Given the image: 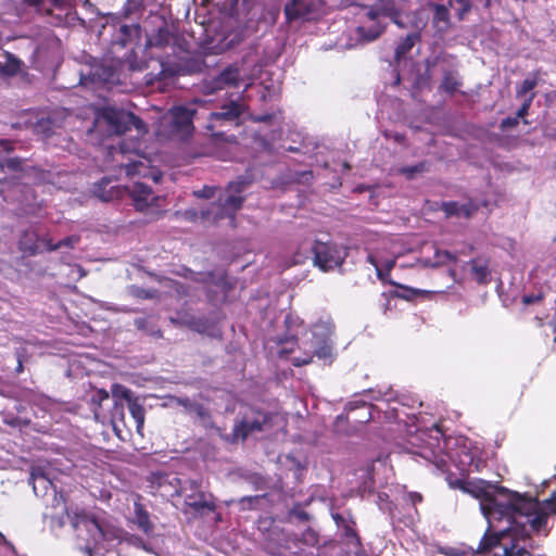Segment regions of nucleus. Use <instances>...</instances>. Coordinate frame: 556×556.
<instances>
[{
  "label": "nucleus",
  "instance_id": "nucleus-1",
  "mask_svg": "<svg viewBox=\"0 0 556 556\" xmlns=\"http://www.w3.org/2000/svg\"><path fill=\"white\" fill-rule=\"evenodd\" d=\"M465 491L479 500L488 529L472 556H533L526 541L532 533L546 536L556 514V491L540 502L532 496L480 480Z\"/></svg>",
  "mask_w": 556,
  "mask_h": 556
},
{
  "label": "nucleus",
  "instance_id": "nucleus-2",
  "mask_svg": "<svg viewBox=\"0 0 556 556\" xmlns=\"http://www.w3.org/2000/svg\"><path fill=\"white\" fill-rule=\"evenodd\" d=\"M55 509L60 510L53 514H43L45 520H49L51 530L62 529L70 522L76 532L78 548L88 556H103L106 551L104 542L108 540V533L104 532L96 519L89 518L85 514H72L64 500Z\"/></svg>",
  "mask_w": 556,
  "mask_h": 556
},
{
  "label": "nucleus",
  "instance_id": "nucleus-3",
  "mask_svg": "<svg viewBox=\"0 0 556 556\" xmlns=\"http://www.w3.org/2000/svg\"><path fill=\"white\" fill-rule=\"evenodd\" d=\"M142 127L143 123L134 113L117 105L104 104L96 110L87 136L101 143L106 138L124 135L131 128L140 130Z\"/></svg>",
  "mask_w": 556,
  "mask_h": 556
},
{
  "label": "nucleus",
  "instance_id": "nucleus-4",
  "mask_svg": "<svg viewBox=\"0 0 556 556\" xmlns=\"http://www.w3.org/2000/svg\"><path fill=\"white\" fill-rule=\"evenodd\" d=\"M79 77L80 85L92 89L111 90L116 87L124 91L122 87L126 86L123 63L113 59H92L81 67Z\"/></svg>",
  "mask_w": 556,
  "mask_h": 556
},
{
  "label": "nucleus",
  "instance_id": "nucleus-5",
  "mask_svg": "<svg viewBox=\"0 0 556 556\" xmlns=\"http://www.w3.org/2000/svg\"><path fill=\"white\" fill-rule=\"evenodd\" d=\"M407 444L409 453L432 463L441 471L445 470L447 455L444 454L441 431L438 428L417 430L409 434Z\"/></svg>",
  "mask_w": 556,
  "mask_h": 556
},
{
  "label": "nucleus",
  "instance_id": "nucleus-6",
  "mask_svg": "<svg viewBox=\"0 0 556 556\" xmlns=\"http://www.w3.org/2000/svg\"><path fill=\"white\" fill-rule=\"evenodd\" d=\"M198 110L193 104L172 108L160 121V131L168 137L186 139L194 130Z\"/></svg>",
  "mask_w": 556,
  "mask_h": 556
},
{
  "label": "nucleus",
  "instance_id": "nucleus-7",
  "mask_svg": "<svg viewBox=\"0 0 556 556\" xmlns=\"http://www.w3.org/2000/svg\"><path fill=\"white\" fill-rule=\"evenodd\" d=\"M56 471L49 465L38 464L31 467L28 483L36 496L46 501L47 506L56 508L62 504L63 494L58 491Z\"/></svg>",
  "mask_w": 556,
  "mask_h": 556
},
{
  "label": "nucleus",
  "instance_id": "nucleus-8",
  "mask_svg": "<svg viewBox=\"0 0 556 556\" xmlns=\"http://www.w3.org/2000/svg\"><path fill=\"white\" fill-rule=\"evenodd\" d=\"M268 420L266 413L248 408L236 416L231 433L225 434L223 439L230 444L244 442L251 434L263 431Z\"/></svg>",
  "mask_w": 556,
  "mask_h": 556
},
{
  "label": "nucleus",
  "instance_id": "nucleus-9",
  "mask_svg": "<svg viewBox=\"0 0 556 556\" xmlns=\"http://www.w3.org/2000/svg\"><path fill=\"white\" fill-rule=\"evenodd\" d=\"M147 43L151 48H167L174 50L176 42L175 25L163 15L151 13L143 23Z\"/></svg>",
  "mask_w": 556,
  "mask_h": 556
},
{
  "label": "nucleus",
  "instance_id": "nucleus-10",
  "mask_svg": "<svg viewBox=\"0 0 556 556\" xmlns=\"http://www.w3.org/2000/svg\"><path fill=\"white\" fill-rule=\"evenodd\" d=\"M315 357L330 365L337 357L334 325L332 318L324 314L315 323Z\"/></svg>",
  "mask_w": 556,
  "mask_h": 556
},
{
  "label": "nucleus",
  "instance_id": "nucleus-11",
  "mask_svg": "<svg viewBox=\"0 0 556 556\" xmlns=\"http://www.w3.org/2000/svg\"><path fill=\"white\" fill-rule=\"evenodd\" d=\"M346 256L348 250L343 245L315 240V266L320 270L327 273L340 268Z\"/></svg>",
  "mask_w": 556,
  "mask_h": 556
},
{
  "label": "nucleus",
  "instance_id": "nucleus-12",
  "mask_svg": "<svg viewBox=\"0 0 556 556\" xmlns=\"http://www.w3.org/2000/svg\"><path fill=\"white\" fill-rule=\"evenodd\" d=\"M10 172L18 179L41 182L47 179L45 170L28 163L24 157L0 155V172Z\"/></svg>",
  "mask_w": 556,
  "mask_h": 556
},
{
  "label": "nucleus",
  "instance_id": "nucleus-13",
  "mask_svg": "<svg viewBox=\"0 0 556 556\" xmlns=\"http://www.w3.org/2000/svg\"><path fill=\"white\" fill-rule=\"evenodd\" d=\"M244 104L239 99H229L210 113V129L225 126H239Z\"/></svg>",
  "mask_w": 556,
  "mask_h": 556
},
{
  "label": "nucleus",
  "instance_id": "nucleus-14",
  "mask_svg": "<svg viewBox=\"0 0 556 556\" xmlns=\"http://www.w3.org/2000/svg\"><path fill=\"white\" fill-rule=\"evenodd\" d=\"M430 64H437V70L443 76L440 89L450 94L456 92L462 86L456 59L447 54L435 55L432 56Z\"/></svg>",
  "mask_w": 556,
  "mask_h": 556
},
{
  "label": "nucleus",
  "instance_id": "nucleus-15",
  "mask_svg": "<svg viewBox=\"0 0 556 556\" xmlns=\"http://www.w3.org/2000/svg\"><path fill=\"white\" fill-rule=\"evenodd\" d=\"M243 83V75L237 65H228L216 75L203 81L202 89L205 93L212 94L219 90L237 88Z\"/></svg>",
  "mask_w": 556,
  "mask_h": 556
},
{
  "label": "nucleus",
  "instance_id": "nucleus-16",
  "mask_svg": "<svg viewBox=\"0 0 556 556\" xmlns=\"http://www.w3.org/2000/svg\"><path fill=\"white\" fill-rule=\"evenodd\" d=\"M319 501L325 506L327 510H329L333 521L336 522L338 529L341 530L342 536L346 540V542L354 546H359V538L356 534L354 529L355 522L352 520L350 513L342 511L340 513L333 505V502L330 500L329 503L327 498L319 497Z\"/></svg>",
  "mask_w": 556,
  "mask_h": 556
},
{
  "label": "nucleus",
  "instance_id": "nucleus-17",
  "mask_svg": "<svg viewBox=\"0 0 556 556\" xmlns=\"http://www.w3.org/2000/svg\"><path fill=\"white\" fill-rule=\"evenodd\" d=\"M247 187L245 180L232 181L227 190L218 197L220 214L223 216H232L243 204L244 198L241 195Z\"/></svg>",
  "mask_w": 556,
  "mask_h": 556
},
{
  "label": "nucleus",
  "instance_id": "nucleus-18",
  "mask_svg": "<svg viewBox=\"0 0 556 556\" xmlns=\"http://www.w3.org/2000/svg\"><path fill=\"white\" fill-rule=\"evenodd\" d=\"M371 408L367 402L363 400L353 401L346 404V415H339L336 418V431H341V425L346 420L349 424H366L371 419Z\"/></svg>",
  "mask_w": 556,
  "mask_h": 556
},
{
  "label": "nucleus",
  "instance_id": "nucleus-19",
  "mask_svg": "<svg viewBox=\"0 0 556 556\" xmlns=\"http://www.w3.org/2000/svg\"><path fill=\"white\" fill-rule=\"evenodd\" d=\"M126 192L131 198L135 207L138 211H144L157 202V197L153 195L150 186L143 182H132L123 187V193Z\"/></svg>",
  "mask_w": 556,
  "mask_h": 556
},
{
  "label": "nucleus",
  "instance_id": "nucleus-20",
  "mask_svg": "<svg viewBox=\"0 0 556 556\" xmlns=\"http://www.w3.org/2000/svg\"><path fill=\"white\" fill-rule=\"evenodd\" d=\"M450 5H452V0L448 1V5L435 2L427 3V8L432 13L431 27L438 36L445 35L452 28Z\"/></svg>",
  "mask_w": 556,
  "mask_h": 556
},
{
  "label": "nucleus",
  "instance_id": "nucleus-21",
  "mask_svg": "<svg viewBox=\"0 0 556 556\" xmlns=\"http://www.w3.org/2000/svg\"><path fill=\"white\" fill-rule=\"evenodd\" d=\"M283 11L288 22L309 21L313 12V0H290L285 4Z\"/></svg>",
  "mask_w": 556,
  "mask_h": 556
},
{
  "label": "nucleus",
  "instance_id": "nucleus-22",
  "mask_svg": "<svg viewBox=\"0 0 556 556\" xmlns=\"http://www.w3.org/2000/svg\"><path fill=\"white\" fill-rule=\"evenodd\" d=\"M369 22H374L381 15L389 17L393 23L403 27L402 15L397 10L395 0H378V9H370L366 12Z\"/></svg>",
  "mask_w": 556,
  "mask_h": 556
},
{
  "label": "nucleus",
  "instance_id": "nucleus-23",
  "mask_svg": "<svg viewBox=\"0 0 556 556\" xmlns=\"http://www.w3.org/2000/svg\"><path fill=\"white\" fill-rule=\"evenodd\" d=\"M93 194L104 202L113 201L123 197V188L114 184L110 177H103L93 185Z\"/></svg>",
  "mask_w": 556,
  "mask_h": 556
},
{
  "label": "nucleus",
  "instance_id": "nucleus-24",
  "mask_svg": "<svg viewBox=\"0 0 556 556\" xmlns=\"http://www.w3.org/2000/svg\"><path fill=\"white\" fill-rule=\"evenodd\" d=\"M432 58H428L424 64H415L412 72V83L416 89L430 87L432 74L437 70V64H430Z\"/></svg>",
  "mask_w": 556,
  "mask_h": 556
},
{
  "label": "nucleus",
  "instance_id": "nucleus-25",
  "mask_svg": "<svg viewBox=\"0 0 556 556\" xmlns=\"http://www.w3.org/2000/svg\"><path fill=\"white\" fill-rule=\"evenodd\" d=\"M35 230H25L18 240V248L23 253L36 255L46 251L43 241Z\"/></svg>",
  "mask_w": 556,
  "mask_h": 556
},
{
  "label": "nucleus",
  "instance_id": "nucleus-26",
  "mask_svg": "<svg viewBox=\"0 0 556 556\" xmlns=\"http://www.w3.org/2000/svg\"><path fill=\"white\" fill-rule=\"evenodd\" d=\"M442 208L446 216H455L458 218H470L477 211L478 205L472 201L465 202H444Z\"/></svg>",
  "mask_w": 556,
  "mask_h": 556
},
{
  "label": "nucleus",
  "instance_id": "nucleus-27",
  "mask_svg": "<svg viewBox=\"0 0 556 556\" xmlns=\"http://www.w3.org/2000/svg\"><path fill=\"white\" fill-rule=\"evenodd\" d=\"M212 495H206L203 492L198 494L188 495L185 500V504L199 514H204V511H214L216 506L215 504L208 500Z\"/></svg>",
  "mask_w": 556,
  "mask_h": 556
},
{
  "label": "nucleus",
  "instance_id": "nucleus-28",
  "mask_svg": "<svg viewBox=\"0 0 556 556\" xmlns=\"http://www.w3.org/2000/svg\"><path fill=\"white\" fill-rule=\"evenodd\" d=\"M141 33V26L138 23H124L119 26L118 35L115 42L122 47H126L131 40L139 38Z\"/></svg>",
  "mask_w": 556,
  "mask_h": 556
},
{
  "label": "nucleus",
  "instance_id": "nucleus-29",
  "mask_svg": "<svg viewBox=\"0 0 556 556\" xmlns=\"http://www.w3.org/2000/svg\"><path fill=\"white\" fill-rule=\"evenodd\" d=\"M237 476L240 480L251 484L256 491H263L268 488L267 479L258 472L249 469H238Z\"/></svg>",
  "mask_w": 556,
  "mask_h": 556
},
{
  "label": "nucleus",
  "instance_id": "nucleus-30",
  "mask_svg": "<svg viewBox=\"0 0 556 556\" xmlns=\"http://www.w3.org/2000/svg\"><path fill=\"white\" fill-rule=\"evenodd\" d=\"M384 25L381 24L380 20L377 18L374 22H370V25H361L357 27L356 33L365 42H370L377 39L383 31Z\"/></svg>",
  "mask_w": 556,
  "mask_h": 556
},
{
  "label": "nucleus",
  "instance_id": "nucleus-31",
  "mask_svg": "<svg viewBox=\"0 0 556 556\" xmlns=\"http://www.w3.org/2000/svg\"><path fill=\"white\" fill-rule=\"evenodd\" d=\"M143 12V5L140 0H127L118 15L128 22L138 23Z\"/></svg>",
  "mask_w": 556,
  "mask_h": 556
},
{
  "label": "nucleus",
  "instance_id": "nucleus-32",
  "mask_svg": "<svg viewBox=\"0 0 556 556\" xmlns=\"http://www.w3.org/2000/svg\"><path fill=\"white\" fill-rule=\"evenodd\" d=\"M419 38V33L413 31L397 43L395 48V60L397 63H400L402 60H405L406 54L413 49Z\"/></svg>",
  "mask_w": 556,
  "mask_h": 556
},
{
  "label": "nucleus",
  "instance_id": "nucleus-33",
  "mask_svg": "<svg viewBox=\"0 0 556 556\" xmlns=\"http://www.w3.org/2000/svg\"><path fill=\"white\" fill-rule=\"evenodd\" d=\"M128 410L131 415V418L134 419L136 424V429L138 432L141 431L144 424V407L142 403L140 402L139 397L132 399L130 402L127 403Z\"/></svg>",
  "mask_w": 556,
  "mask_h": 556
},
{
  "label": "nucleus",
  "instance_id": "nucleus-34",
  "mask_svg": "<svg viewBox=\"0 0 556 556\" xmlns=\"http://www.w3.org/2000/svg\"><path fill=\"white\" fill-rule=\"evenodd\" d=\"M372 470V466H368L366 469L361 470V478L363 481L359 483L358 490L362 497H367L375 493Z\"/></svg>",
  "mask_w": 556,
  "mask_h": 556
},
{
  "label": "nucleus",
  "instance_id": "nucleus-35",
  "mask_svg": "<svg viewBox=\"0 0 556 556\" xmlns=\"http://www.w3.org/2000/svg\"><path fill=\"white\" fill-rule=\"evenodd\" d=\"M159 66H160V71L157 73H155V74L149 73L147 75L146 83L148 85H152L154 83V80H163V79L174 75V71L170 67V63L168 61L163 60L161 56H160V61H159Z\"/></svg>",
  "mask_w": 556,
  "mask_h": 556
},
{
  "label": "nucleus",
  "instance_id": "nucleus-36",
  "mask_svg": "<svg viewBox=\"0 0 556 556\" xmlns=\"http://www.w3.org/2000/svg\"><path fill=\"white\" fill-rule=\"evenodd\" d=\"M79 242V237L76 235L68 236L56 243H52L50 239L45 240V249L48 252L61 250L63 248L73 249Z\"/></svg>",
  "mask_w": 556,
  "mask_h": 556
},
{
  "label": "nucleus",
  "instance_id": "nucleus-37",
  "mask_svg": "<svg viewBox=\"0 0 556 556\" xmlns=\"http://www.w3.org/2000/svg\"><path fill=\"white\" fill-rule=\"evenodd\" d=\"M136 523L147 534L152 532L153 525L150 521L149 514L143 509L142 505H135Z\"/></svg>",
  "mask_w": 556,
  "mask_h": 556
},
{
  "label": "nucleus",
  "instance_id": "nucleus-38",
  "mask_svg": "<svg viewBox=\"0 0 556 556\" xmlns=\"http://www.w3.org/2000/svg\"><path fill=\"white\" fill-rule=\"evenodd\" d=\"M110 399V394L108 391L103 389L94 390L89 396V403L91 404L92 412L94 414L96 419L99 418V409L102 406V403Z\"/></svg>",
  "mask_w": 556,
  "mask_h": 556
},
{
  "label": "nucleus",
  "instance_id": "nucleus-39",
  "mask_svg": "<svg viewBox=\"0 0 556 556\" xmlns=\"http://www.w3.org/2000/svg\"><path fill=\"white\" fill-rule=\"evenodd\" d=\"M191 414H194L198 417L199 422L203 427L212 428L214 426L211 412L202 404L197 402L195 406H193V409L191 410Z\"/></svg>",
  "mask_w": 556,
  "mask_h": 556
},
{
  "label": "nucleus",
  "instance_id": "nucleus-40",
  "mask_svg": "<svg viewBox=\"0 0 556 556\" xmlns=\"http://www.w3.org/2000/svg\"><path fill=\"white\" fill-rule=\"evenodd\" d=\"M376 503L379 506L380 510L383 513H388L390 519L393 521L396 519L395 508L392 505V502L389 500V495L384 492L377 493Z\"/></svg>",
  "mask_w": 556,
  "mask_h": 556
},
{
  "label": "nucleus",
  "instance_id": "nucleus-41",
  "mask_svg": "<svg viewBox=\"0 0 556 556\" xmlns=\"http://www.w3.org/2000/svg\"><path fill=\"white\" fill-rule=\"evenodd\" d=\"M538 86V77L535 75L527 77L521 85L517 88L516 97L525 99L530 93H534L533 89Z\"/></svg>",
  "mask_w": 556,
  "mask_h": 556
},
{
  "label": "nucleus",
  "instance_id": "nucleus-42",
  "mask_svg": "<svg viewBox=\"0 0 556 556\" xmlns=\"http://www.w3.org/2000/svg\"><path fill=\"white\" fill-rule=\"evenodd\" d=\"M134 325L138 330H140L147 334L154 336L156 338L162 337L161 330L155 329L154 326L147 318H141V317L136 318L134 320Z\"/></svg>",
  "mask_w": 556,
  "mask_h": 556
},
{
  "label": "nucleus",
  "instance_id": "nucleus-43",
  "mask_svg": "<svg viewBox=\"0 0 556 556\" xmlns=\"http://www.w3.org/2000/svg\"><path fill=\"white\" fill-rule=\"evenodd\" d=\"M367 260L375 266L380 280H384L386 273H389L395 264V260H387L383 265H380L372 255H368Z\"/></svg>",
  "mask_w": 556,
  "mask_h": 556
},
{
  "label": "nucleus",
  "instance_id": "nucleus-44",
  "mask_svg": "<svg viewBox=\"0 0 556 556\" xmlns=\"http://www.w3.org/2000/svg\"><path fill=\"white\" fill-rule=\"evenodd\" d=\"M21 70V62L9 55L5 63L0 62V73L5 76H13Z\"/></svg>",
  "mask_w": 556,
  "mask_h": 556
},
{
  "label": "nucleus",
  "instance_id": "nucleus-45",
  "mask_svg": "<svg viewBox=\"0 0 556 556\" xmlns=\"http://www.w3.org/2000/svg\"><path fill=\"white\" fill-rule=\"evenodd\" d=\"M112 394L115 401L119 402L125 401L126 403H128L132 399H135L134 393L129 389L121 384H113Z\"/></svg>",
  "mask_w": 556,
  "mask_h": 556
},
{
  "label": "nucleus",
  "instance_id": "nucleus-46",
  "mask_svg": "<svg viewBox=\"0 0 556 556\" xmlns=\"http://www.w3.org/2000/svg\"><path fill=\"white\" fill-rule=\"evenodd\" d=\"M295 334L289 333L285 336H277L275 341L278 345H281L280 354H287L292 351V346L294 345Z\"/></svg>",
  "mask_w": 556,
  "mask_h": 556
},
{
  "label": "nucleus",
  "instance_id": "nucleus-47",
  "mask_svg": "<svg viewBox=\"0 0 556 556\" xmlns=\"http://www.w3.org/2000/svg\"><path fill=\"white\" fill-rule=\"evenodd\" d=\"M15 191H20L21 193H23V198H16V200H18L26 206L33 205L31 200H35V195L33 189L28 186V184L17 185L15 187Z\"/></svg>",
  "mask_w": 556,
  "mask_h": 556
},
{
  "label": "nucleus",
  "instance_id": "nucleus-48",
  "mask_svg": "<svg viewBox=\"0 0 556 556\" xmlns=\"http://www.w3.org/2000/svg\"><path fill=\"white\" fill-rule=\"evenodd\" d=\"M471 270L475 276V279L479 283H485L488 281L489 270H488L486 266L475 262V263H472Z\"/></svg>",
  "mask_w": 556,
  "mask_h": 556
},
{
  "label": "nucleus",
  "instance_id": "nucleus-49",
  "mask_svg": "<svg viewBox=\"0 0 556 556\" xmlns=\"http://www.w3.org/2000/svg\"><path fill=\"white\" fill-rule=\"evenodd\" d=\"M112 422L122 421L125 425V404L119 401H114V405L111 409Z\"/></svg>",
  "mask_w": 556,
  "mask_h": 556
},
{
  "label": "nucleus",
  "instance_id": "nucleus-50",
  "mask_svg": "<svg viewBox=\"0 0 556 556\" xmlns=\"http://www.w3.org/2000/svg\"><path fill=\"white\" fill-rule=\"evenodd\" d=\"M172 403L179 405L185 408V412L191 414L193 406H195L197 402L190 400L188 396H170Z\"/></svg>",
  "mask_w": 556,
  "mask_h": 556
},
{
  "label": "nucleus",
  "instance_id": "nucleus-51",
  "mask_svg": "<svg viewBox=\"0 0 556 556\" xmlns=\"http://www.w3.org/2000/svg\"><path fill=\"white\" fill-rule=\"evenodd\" d=\"M456 3V14L457 17L462 21L471 10V1L470 0H454Z\"/></svg>",
  "mask_w": 556,
  "mask_h": 556
},
{
  "label": "nucleus",
  "instance_id": "nucleus-52",
  "mask_svg": "<svg viewBox=\"0 0 556 556\" xmlns=\"http://www.w3.org/2000/svg\"><path fill=\"white\" fill-rule=\"evenodd\" d=\"M534 97H535V93H530L528 97L522 99L521 106L518 109V111L516 113V117L518 119L523 118L528 114Z\"/></svg>",
  "mask_w": 556,
  "mask_h": 556
},
{
  "label": "nucleus",
  "instance_id": "nucleus-53",
  "mask_svg": "<svg viewBox=\"0 0 556 556\" xmlns=\"http://www.w3.org/2000/svg\"><path fill=\"white\" fill-rule=\"evenodd\" d=\"M263 497H265V494L264 495H254V496H243L239 500V503L242 505V509H251Z\"/></svg>",
  "mask_w": 556,
  "mask_h": 556
},
{
  "label": "nucleus",
  "instance_id": "nucleus-54",
  "mask_svg": "<svg viewBox=\"0 0 556 556\" xmlns=\"http://www.w3.org/2000/svg\"><path fill=\"white\" fill-rule=\"evenodd\" d=\"M29 5L35 7L39 12H45L46 14H52V9L50 7H46V0H24Z\"/></svg>",
  "mask_w": 556,
  "mask_h": 556
},
{
  "label": "nucleus",
  "instance_id": "nucleus-55",
  "mask_svg": "<svg viewBox=\"0 0 556 556\" xmlns=\"http://www.w3.org/2000/svg\"><path fill=\"white\" fill-rule=\"evenodd\" d=\"M425 168V165L422 163L414 165V166H407L402 168V173L409 179H412L415 174L421 173Z\"/></svg>",
  "mask_w": 556,
  "mask_h": 556
},
{
  "label": "nucleus",
  "instance_id": "nucleus-56",
  "mask_svg": "<svg viewBox=\"0 0 556 556\" xmlns=\"http://www.w3.org/2000/svg\"><path fill=\"white\" fill-rule=\"evenodd\" d=\"M16 147V142L9 140V139H1L0 140V151L4 152L5 155H10Z\"/></svg>",
  "mask_w": 556,
  "mask_h": 556
},
{
  "label": "nucleus",
  "instance_id": "nucleus-57",
  "mask_svg": "<svg viewBox=\"0 0 556 556\" xmlns=\"http://www.w3.org/2000/svg\"><path fill=\"white\" fill-rule=\"evenodd\" d=\"M290 517L293 519V520H298V521H307L309 519V516L306 511H304L302 508L300 507H295L291 510V514H290Z\"/></svg>",
  "mask_w": 556,
  "mask_h": 556
},
{
  "label": "nucleus",
  "instance_id": "nucleus-58",
  "mask_svg": "<svg viewBox=\"0 0 556 556\" xmlns=\"http://www.w3.org/2000/svg\"><path fill=\"white\" fill-rule=\"evenodd\" d=\"M49 3L60 11L67 12L71 9V2L72 0H48Z\"/></svg>",
  "mask_w": 556,
  "mask_h": 556
},
{
  "label": "nucleus",
  "instance_id": "nucleus-59",
  "mask_svg": "<svg viewBox=\"0 0 556 556\" xmlns=\"http://www.w3.org/2000/svg\"><path fill=\"white\" fill-rule=\"evenodd\" d=\"M215 192H216L215 188L204 187L201 190L194 191V194L198 198H202V199H213V198H215Z\"/></svg>",
  "mask_w": 556,
  "mask_h": 556
},
{
  "label": "nucleus",
  "instance_id": "nucleus-60",
  "mask_svg": "<svg viewBox=\"0 0 556 556\" xmlns=\"http://www.w3.org/2000/svg\"><path fill=\"white\" fill-rule=\"evenodd\" d=\"M203 67H204L203 61L198 60V59L191 60L187 64L188 72H190V73H200V72H202Z\"/></svg>",
  "mask_w": 556,
  "mask_h": 556
},
{
  "label": "nucleus",
  "instance_id": "nucleus-61",
  "mask_svg": "<svg viewBox=\"0 0 556 556\" xmlns=\"http://www.w3.org/2000/svg\"><path fill=\"white\" fill-rule=\"evenodd\" d=\"M283 149L289 152H303L306 153L309 149L308 146L305 143L304 140H302L299 146H283Z\"/></svg>",
  "mask_w": 556,
  "mask_h": 556
},
{
  "label": "nucleus",
  "instance_id": "nucleus-62",
  "mask_svg": "<svg viewBox=\"0 0 556 556\" xmlns=\"http://www.w3.org/2000/svg\"><path fill=\"white\" fill-rule=\"evenodd\" d=\"M518 123H519V119L516 116L515 117H506L501 122L500 127L502 130H507V129H510V128L517 126Z\"/></svg>",
  "mask_w": 556,
  "mask_h": 556
},
{
  "label": "nucleus",
  "instance_id": "nucleus-63",
  "mask_svg": "<svg viewBox=\"0 0 556 556\" xmlns=\"http://www.w3.org/2000/svg\"><path fill=\"white\" fill-rule=\"evenodd\" d=\"M154 293L155 292L152 291V290L137 288L136 292H135V295L138 296V298H141V299H152V298H154Z\"/></svg>",
  "mask_w": 556,
  "mask_h": 556
},
{
  "label": "nucleus",
  "instance_id": "nucleus-64",
  "mask_svg": "<svg viewBox=\"0 0 556 556\" xmlns=\"http://www.w3.org/2000/svg\"><path fill=\"white\" fill-rule=\"evenodd\" d=\"M372 399L375 400H383V401H387V402H390L393 400V393L391 390L382 393L381 391H378L377 392V395L372 396Z\"/></svg>",
  "mask_w": 556,
  "mask_h": 556
}]
</instances>
